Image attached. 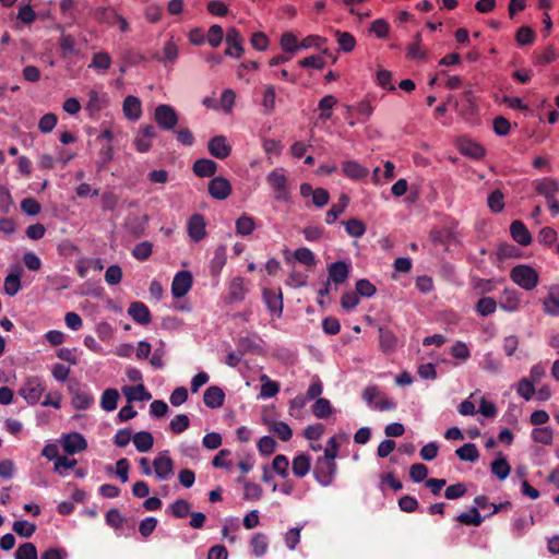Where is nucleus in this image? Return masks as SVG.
<instances>
[{
    "label": "nucleus",
    "instance_id": "nucleus-42",
    "mask_svg": "<svg viewBox=\"0 0 559 559\" xmlns=\"http://www.w3.org/2000/svg\"><path fill=\"white\" fill-rule=\"evenodd\" d=\"M179 56V48L174 40H168L163 47V61L166 66L174 64Z\"/></svg>",
    "mask_w": 559,
    "mask_h": 559
},
{
    "label": "nucleus",
    "instance_id": "nucleus-10",
    "mask_svg": "<svg viewBox=\"0 0 559 559\" xmlns=\"http://www.w3.org/2000/svg\"><path fill=\"white\" fill-rule=\"evenodd\" d=\"M262 295L267 309L280 317L283 312V295L281 288L277 290L264 288Z\"/></svg>",
    "mask_w": 559,
    "mask_h": 559
},
{
    "label": "nucleus",
    "instance_id": "nucleus-25",
    "mask_svg": "<svg viewBox=\"0 0 559 559\" xmlns=\"http://www.w3.org/2000/svg\"><path fill=\"white\" fill-rule=\"evenodd\" d=\"M217 164L209 158H200L193 164L195 176L204 178L212 177L216 173Z\"/></svg>",
    "mask_w": 559,
    "mask_h": 559
},
{
    "label": "nucleus",
    "instance_id": "nucleus-30",
    "mask_svg": "<svg viewBox=\"0 0 559 559\" xmlns=\"http://www.w3.org/2000/svg\"><path fill=\"white\" fill-rule=\"evenodd\" d=\"M379 343L380 348L384 353H391L395 349L397 344V338L395 334L385 328L379 329Z\"/></svg>",
    "mask_w": 559,
    "mask_h": 559
},
{
    "label": "nucleus",
    "instance_id": "nucleus-26",
    "mask_svg": "<svg viewBox=\"0 0 559 559\" xmlns=\"http://www.w3.org/2000/svg\"><path fill=\"white\" fill-rule=\"evenodd\" d=\"M122 392L129 403L133 401H148L152 399L151 393L146 391L143 384L134 386L126 385L122 388Z\"/></svg>",
    "mask_w": 559,
    "mask_h": 559
},
{
    "label": "nucleus",
    "instance_id": "nucleus-37",
    "mask_svg": "<svg viewBox=\"0 0 559 559\" xmlns=\"http://www.w3.org/2000/svg\"><path fill=\"white\" fill-rule=\"evenodd\" d=\"M247 288L245 287V280L240 276H237L231 280L229 285V296L234 301L242 300L247 294Z\"/></svg>",
    "mask_w": 559,
    "mask_h": 559
},
{
    "label": "nucleus",
    "instance_id": "nucleus-57",
    "mask_svg": "<svg viewBox=\"0 0 559 559\" xmlns=\"http://www.w3.org/2000/svg\"><path fill=\"white\" fill-rule=\"evenodd\" d=\"M231 454L230 450L223 449L221 450L212 460V465L216 468H226L230 471L233 468V462L228 460V456Z\"/></svg>",
    "mask_w": 559,
    "mask_h": 559
},
{
    "label": "nucleus",
    "instance_id": "nucleus-17",
    "mask_svg": "<svg viewBox=\"0 0 559 559\" xmlns=\"http://www.w3.org/2000/svg\"><path fill=\"white\" fill-rule=\"evenodd\" d=\"M128 313L139 324L145 325L151 322V312L141 301H134L129 306Z\"/></svg>",
    "mask_w": 559,
    "mask_h": 559
},
{
    "label": "nucleus",
    "instance_id": "nucleus-54",
    "mask_svg": "<svg viewBox=\"0 0 559 559\" xmlns=\"http://www.w3.org/2000/svg\"><path fill=\"white\" fill-rule=\"evenodd\" d=\"M15 559H38L36 546L33 543H24L15 551Z\"/></svg>",
    "mask_w": 559,
    "mask_h": 559
},
{
    "label": "nucleus",
    "instance_id": "nucleus-63",
    "mask_svg": "<svg viewBox=\"0 0 559 559\" xmlns=\"http://www.w3.org/2000/svg\"><path fill=\"white\" fill-rule=\"evenodd\" d=\"M57 121V116L52 112H48L40 118L38 129L43 133H49L55 129Z\"/></svg>",
    "mask_w": 559,
    "mask_h": 559
},
{
    "label": "nucleus",
    "instance_id": "nucleus-38",
    "mask_svg": "<svg viewBox=\"0 0 559 559\" xmlns=\"http://www.w3.org/2000/svg\"><path fill=\"white\" fill-rule=\"evenodd\" d=\"M267 537L263 533H257L252 536L250 540V546L252 548V554L255 557L263 556L267 550Z\"/></svg>",
    "mask_w": 559,
    "mask_h": 559
},
{
    "label": "nucleus",
    "instance_id": "nucleus-3",
    "mask_svg": "<svg viewBox=\"0 0 559 559\" xmlns=\"http://www.w3.org/2000/svg\"><path fill=\"white\" fill-rule=\"evenodd\" d=\"M266 181L273 189L275 200L283 202H287L289 200L290 193L288 178L286 177L284 169L272 170L267 175Z\"/></svg>",
    "mask_w": 559,
    "mask_h": 559
},
{
    "label": "nucleus",
    "instance_id": "nucleus-23",
    "mask_svg": "<svg viewBox=\"0 0 559 559\" xmlns=\"http://www.w3.org/2000/svg\"><path fill=\"white\" fill-rule=\"evenodd\" d=\"M70 391L72 393V405L75 409H87L94 403V396L90 392L79 388L75 390L71 389Z\"/></svg>",
    "mask_w": 559,
    "mask_h": 559
},
{
    "label": "nucleus",
    "instance_id": "nucleus-48",
    "mask_svg": "<svg viewBox=\"0 0 559 559\" xmlns=\"http://www.w3.org/2000/svg\"><path fill=\"white\" fill-rule=\"evenodd\" d=\"M532 439L537 443L549 445L552 442V429L550 427L534 428Z\"/></svg>",
    "mask_w": 559,
    "mask_h": 559
},
{
    "label": "nucleus",
    "instance_id": "nucleus-40",
    "mask_svg": "<svg viewBox=\"0 0 559 559\" xmlns=\"http://www.w3.org/2000/svg\"><path fill=\"white\" fill-rule=\"evenodd\" d=\"M460 150L464 155L473 158H481L485 155V148L471 140L463 141L460 145Z\"/></svg>",
    "mask_w": 559,
    "mask_h": 559
},
{
    "label": "nucleus",
    "instance_id": "nucleus-12",
    "mask_svg": "<svg viewBox=\"0 0 559 559\" xmlns=\"http://www.w3.org/2000/svg\"><path fill=\"white\" fill-rule=\"evenodd\" d=\"M188 235L194 241H200L205 237V221L201 214H193L187 225Z\"/></svg>",
    "mask_w": 559,
    "mask_h": 559
},
{
    "label": "nucleus",
    "instance_id": "nucleus-50",
    "mask_svg": "<svg viewBox=\"0 0 559 559\" xmlns=\"http://www.w3.org/2000/svg\"><path fill=\"white\" fill-rule=\"evenodd\" d=\"M288 467L289 462L286 455L284 454H277L272 462V468L275 473H277L281 477L287 478L288 477Z\"/></svg>",
    "mask_w": 559,
    "mask_h": 559
},
{
    "label": "nucleus",
    "instance_id": "nucleus-32",
    "mask_svg": "<svg viewBox=\"0 0 559 559\" xmlns=\"http://www.w3.org/2000/svg\"><path fill=\"white\" fill-rule=\"evenodd\" d=\"M257 228V224L254 222V218L252 216H249L248 214H242L237 221H236V233L240 236H249L253 233V230Z\"/></svg>",
    "mask_w": 559,
    "mask_h": 559
},
{
    "label": "nucleus",
    "instance_id": "nucleus-27",
    "mask_svg": "<svg viewBox=\"0 0 559 559\" xmlns=\"http://www.w3.org/2000/svg\"><path fill=\"white\" fill-rule=\"evenodd\" d=\"M276 91L274 85H266L262 93L261 107L263 115H271L275 109Z\"/></svg>",
    "mask_w": 559,
    "mask_h": 559
},
{
    "label": "nucleus",
    "instance_id": "nucleus-34",
    "mask_svg": "<svg viewBox=\"0 0 559 559\" xmlns=\"http://www.w3.org/2000/svg\"><path fill=\"white\" fill-rule=\"evenodd\" d=\"M511 472V466L504 456H499L491 463V473L500 480L506 479Z\"/></svg>",
    "mask_w": 559,
    "mask_h": 559
},
{
    "label": "nucleus",
    "instance_id": "nucleus-36",
    "mask_svg": "<svg viewBox=\"0 0 559 559\" xmlns=\"http://www.w3.org/2000/svg\"><path fill=\"white\" fill-rule=\"evenodd\" d=\"M21 289V269H17V272H11L4 278V292L9 296H15Z\"/></svg>",
    "mask_w": 559,
    "mask_h": 559
},
{
    "label": "nucleus",
    "instance_id": "nucleus-60",
    "mask_svg": "<svg viewBox=\"0 0 559 559\" xmlns=\"http://www.w3.org/2000/svg\"><path fill=\"white\" fill-rule=\"evenodd\" d=\"M224 38V31L221 25L214 24L209 28L206 40L213 47L216 48L221 45Z\"/></svg>",
    "mask_w": 559,
    "mask_h": 559
},
{
    "label": "nucleus",
    "instance_id": "nucleus-19",
    "mask_svg": "<svg viewBox=\"0 0 559 559\" xmlns=\"http://www.w3.org/2000/svg\"><path fill=\"white\" fill-rule=\"evenodd\" d=\"M349 267L343 261H337L329 266V281L336 285L343 284L348 278Z\"/></svg>",
    "mask_w": 559,
    "mask_h": 559
},
{
    "label": "nucleus",
    "instance_id": "nucleus-51",
    "mask_svg": "<svg viewBox=\"0 0 559 559\" xmlns=\"http://www.w3.org/2000/svg\"><path fill=\"white\" fill-rule=\"evenodd\" d=\"M497 309V302L491 297H483L478 300L476 305V311L483 316L487 317L491 313H493Z\"/></svg>",
    "mask_w": 559,
    "mask_h": 559
},
{
    "label": "nucleus",
    "instance_id": "nucleus-45",
    "mask_svg": "<svg viewBox=\"0 0 559 559\" xmlns=\"http://www.w3.org/2000/svg\"><path fill=\"white\" fill-rule=\"evenodd\" d=\"M456 521L464 525L479 526L483 523V518L477 508H472L469 512L457 515Z\"/></svg>",
    "mask_w": 559,
    "mask_h": 559
},
{
    "label": "nucleus",
    "instance_id": "nucleus-43",
    "mask_svg": "<svg viewBox=\"0 0 559 559\" xmlns=\"http://www.w3.org/2000/svg\"><path fill=\"white\" fill-rule=\"evenodd\" d=\"M337 99L333 95H325L321 100L319 102V109L321 110V114L319 116L320 119L328 120L332 117V109L336 105Z\"/></svg>",
    "mask_w": 559,
    "mask_h": 559
},
{
    "label": "nucleus",
    "instance_id": "nucleus-15",
    "mask_svg": "<svg viewBox=\"0 0 559 559\" xmlns=\"http://www.w3.org/2000/svg\"><path fill=\"white\" fill-rule=\"evenodd\" d=\"M122 110L126 118H128L129 120H139L142 115L141 100L132 95L127 96L123 100Z\"/></svg>",
    "mask_w": 559,
    "mask_h": 559
},
{
    "label": "nucleus",
    "instance_id": "nucleus-28",
    "mask_svg": "<svg viewBox=\"0 0 559 559\" xmlns=\"http://www.w3.org/2000/svg\"><path fill=\"white\" fill-rule=\"evenodd\" d=\"M349 201L350 199L347 194H341L338 202L333 204L325 215L326 224H333L338 218V216L344 213L345 209L349 204Z\"/></svg>",
    "mask_w": 559,
    "mask_h": 559
},
{
    "label": "nucleus",
    "instance_id": "nucleus-47",
    "mask_svg": "<svg viewBox=\"0 0 559 559\" xmlns=\"http://www.w3.org/2000/svg\"><path fill=\"white\" fill-rule=\"evenodd\" d=\"M261 391L260 395L264 399L275 396L280 391V385L277 382L270 380L266 374L261 376Z\"/></svg>",
    "mask_w": 559,
    "mask_h": 559
},
{
    "label": "nucleus",
    "instance_id": "nucleus-9",
    "mask_svg": "<svg viewBox=\"0 0 559 559\" xmlns=\"http://www.w3.org/2000/svg\"><path fill=\"white\" fill-rule=\"evenodd\" d=\"M209 193L217 200H225L231 193V185L224 177H215L209 183Z\"/></svg>",
    "mask_w": 559,
    "mask_h": 559
},
{
    "label": "nucleus",
    "instance_id": "nucleus-7",
    "mask_svg": "<svg viewBox=\"0 0 559 559\" xmlns=\"http://www.w3.org/2000/svg\"><path fill=\"white\" fill-rule=\"evenodd\" d=\"M154 472L157 478L168 479L174 473V462L168 451L160 452L153 461Z\"/></svg>",
    "mask_w": 559,
    "mask_h": 559
},
{
    "label": "nucleus",
    "instance_id": "nucleus-29",
    "mask_svg": "<svg viewBox=\"0 0 559 559\" xmlns=\"http://www.w3.org/2000/svg\"><path fill=\"white\" fill-rule=\"evenodd\" d=\"M544 311L550 316H559V286L549 289L548 297L543 302Z\"/></svg>",
    "mask_w": 559,
    "mask_h": 559
},
{
    "label": "nucleus",
    "instance_id": "nucleus-58",
    "mask_svg": "<svg viewBox=\"0 0 559 559\" xmlns=\"http://www.w3.org/2000/svg\"><path fill=\"white\" fill-rule=\"evenodd\" d=\"M190 426V419L185 414L176 415L169 423V428L174 433H181Z\"/></svg>",
    "mask_w": 559,
    "mask_h": 559
},
{
    "label": "nucleus",
    "instance_id": "nucleus-22",
    "mask_svg": "<svg viewBox=\"0 0 559 559\" xmlns=\"http://www.w3.org/2000/svg\"><path fill=\"white\" fill-rule=\"evenodd\" d=\"M521 305L520 294L515 289H504L499 306L501 309L513 312L519 310Z\"/></svg>",
    "mask_w": 559,
    "mask_h": 559
},
{
    "label": "nucleus",
    "instance_id": "nucleus-20",
    "mask_svg": "<svg viewBox=\"0 0 559 559\" xmlns=\"http://www.w3.org/2000/svg\"><path fill=\"white\" fill-rule=\"evenodd\" d=\"M342 173L353 179L361 180L369 174L368 169L355 160H346L342 163Z\"/></svg>",
    "mask_w": 559,
    "mask_h": 559
},
{
    "label": "nucleus",
    "instance_id": "nucleus-31",
    "mask_svg": "<svg viewBox=\"0 0 559 559\" xmlns=\"http://www.w3.org/2000/svg\"><path fill=\"white\" fill-rule=\"evenodd\" d=\"M227 260V252H226V246H218L215 251L214 255L211 260L210 269L211 273L213 275H218L226 264Z\"/></svg>",
    "mask_w": 559,
    "mask_h": 559
},
{
    "label": "nucleus",
    "instance_id": "nucleus-24",
    "mask_svg": "<svg viewBox=\"0 0 559 559\" xmlns=\"http://www.w3.org/2000/svg\"><path fill=\"white\" fill-rule=\"evenodd\" d=\"M311 467V459L310 455L307 453H300L296 455L292 463V471L293 474L298 477L302 478L305 477Z\"/></svg>",
    "mask_w": 559,
    "mask_h": 559
},
{
    "label": "nucleus",
    "instance_id": "nucleus-4",
    "mask_svg": "<svg viewBox=\"0 0 559 559\" xmlns=\"http://www.w3.org/2000/svg\"><path fill=\"white\" fill-rule=\"evenodd\" d=\"M336 469L337 465L331 459L318 457L313 467V476L320 485L326 487L333 484Z\"/></svg>",
    "mask_w": 559,
    "mask_h": 559
},
{
    "label": "nucleus",
    "instance_id": "nucleus-41",
    "mask_svg": "<svg viewBox=\"0 0 559 559\" xmlns=\"http://www.w3.org/2000/svg\"><path fill=\"white\" fill-rule=\"evenodd\" d=\"M462 461L475 462L479 457V452L474 443H465L455 451Z\"/></svg>",
    "mask_w": 559,
    "mask_h": 559
},
{
    "label": "nucleus",
    "instance_id": "nucleus-35",
    "mask_svg": "<svg viewBox=\"0 0 559 559\" xmlns=\"http://www.w3.org/2000/svg\"><path fill=\"white\" fill-rule=\"evenodd\" d=\"M119 392L116 389H106L103 392L100 406L106 412H112L117 408Z\"/></svg>",
    "mask_w": 559,
    "mask_h": 559
},
{
    "label": "nucleus",
    "instance_id": "nucleus-44",
    "mask_svg": "<svg viewBox=\"0 0 559 559\" xmlns=\"http://www.w3.org/2000/svg\"><path fill=\"white\" fill-rule=\"evenodd\" d=\"M111 66V57L105 51L96 52L93 56L90 68H94L97 71H107Z\"/></svg>",
    "mask_w": 559,
    "mask_h": 559
},
{
    "label": "nucleus",
    "instance_id": "nucleus-64",
    "mask_svg": "<svg viewBox=\"0 0 559 559\" xmlns=\"http://www.w3.org/2000/svg\"><path fill=\"white\" fill-rule=\"evenodd\" d=\"M262 487L255 483H243V496L247 500H259L262 497Z\"/></svg>",
    "mask_w": 559,
    "mask_h": 559
},
{
    "label": "nucleus",
    "instance_id": "nucleus-18",
    "mask_svg": "<svg viewBox=\"0 0 559 559\" xmlns=\"http://www.w3.org/2000/svg\"><path fill=\"white\" fill-rule=\"evenodd\" d=\"M203 401L207 407L218 408L225 402V393L219 386L212 385L205 390Z\"/></svg>",
    "mask_w": 559,
    "mask_h": 559
},
{
    "label": "nucleus",
    "instance_id": "nucleus-52",
    "mask_svg": "<svg viewBox=\"0 0 559 559\" xmlns=\"http://www.w3.org/2000/svg\"><path fill=\"white\" fill-rule=\"evenodd\" d=\"M270 429L282 441H288L293 437V431L290 427L284 421H273L270 426Z\"/></svg>",
    "mask_w": 559,
    "mask_h": 559
},
{
    "label": "nucleus",
    "instance_id": "nucleus-61",
    "mask_svg": "<svg viewBox=\"0 0 559 559\" xmlns=\"http://www.w3.org/2000/svg\"><path fill=\"white\" fill-rule=\"evenodd\" d=\"M190 509V503L185 499L176 500L170 507L173 515L177 519H183L189 515Z\"/></svg>",
    "mask_w": 559,
    "mask_h": 559
},
{
    "label": "nucleus",
    "instance_id": "nucleus-53",
    "mask_svg": "<svg viewBox=\"0 0 559 559\" xmlns=\"http://www.w3.org/2000/svg\"><path fill=\"white\" fill-rule=\"evenodd\" d=\"M533 381H531L528 378H522L518 382L516 392L520 396H522L524 400L530 401L533 395L535 394V388H534Z\"/></svg>",
    "mask_w": 559,
    "mask_h": 559
},
{
    "label": "nucleus",
    "instance_id": "nucleus-1",
    "mask_svg": "<svg viewBox=\"0 0 559 559\" xmlns=\"http://www.w3.org/2000/svg\"><path fill=\"white\" fill-rule=\"evenodd\" d=\"M511 280L518 284L520 287L532 290L538 284V273L528 265L521 264L514 266L510 272Z\"/></svg>",
    "mask_w": 559,
    "mask_h": 559
},
{
    "label": "nucleus",
    "instance_id": "nucleus-46",
    "mask_svg": "<svg viewBox=\"0 0 559 559\" xmlns=\"http://www.w3.org/2000/svg\"><path fill=\"white\" fill-rule=\"evenodd\" d=\"M346 233L350 237L360 238L366 233V225L358 218H350L344 223Z\"/></svg>",
    "mask_w": 559,
    "mask_h": 559
},
{
    "label": "nucleus",
    "instance_id": "nucleus-14",
    "mask_svg": "<svg viewBox=\"0 0 559 559\" xmlns=\"http://www.w3.org/2000/svg\"><path fill=\"white\" fill-rule=\"evenodd\" d=\"M536 193L545 197L546 201L559 191V183L552 178H543L533 182Z\"/></svg>",
    "mask_w": 559,
    "mask_h": 559
},
{
    "label": "nucleus",
    "instance_id": "nucleus-39",
    "mask_svg": "<svg viewBox=\"0 0 559 559\" xmlns=\"http://www.w3.org/2000/svg\"><path fill=\"white\" fill-rule=\"evenodd\" d=\"M334 35L341 50L350 52L355 48L356 39L350 33L336 29Z\"/></svg>",
    "mask_w": 559,
    "mask_h": 559
},
{
    "label": "nucleus",
    "instance_id": "nucleus-59",
    "mask_svg": "<svg viewBox=\"0 0 559 559\" xmlns=\"http://www.w3.org/2000/svg\"><path fill=\"white\" fill-rule=\"evenodd\" d=\"M536 38L535 32L528 26H521L515 34V39L519 45H531Z\"/></svg>",
    "mask_w": 559,
    "mask_h": 559
},
{
    "label": "nucleus",
    "instance_id": "nucleus-2",
    "mask_svg": "<svg viewBox=\"0 0 559 559\" xmlns=\"http://www.w3.org/2000/svg\"><path fill=\"white\" fill-rule=\"evenodd\" d=\"M46 391V384L45 382L36 376L28 377L23 385L19 390V394L25 399V401L31 404L35 405L39 402L40 397L43 396L44 392Z\"/></svg>",
    "mask_w": 559,
    "mask_h": 559
},
{
    "label": "nucleus",
    "instance_id": "nucleus-62",
    "mask_svg": "<svg viewBox=\"0 0 559 559\" xmlns=\"http://www.w3.org/2000/svg\"><path fill=\"white\" fill-rule=\"evenodd\" d=\"M59 46L62 50L63 57L75 55L78 52L75 48V39L72 35H62L59 40Z\"/></svg>",
    "mask_w": 559,
    "mask_h": 559
},
{
    "label": "nucleus",
    "instance_id": "nucleus-49",
    "mask_svg": "<svg viewBox=\"0 0 559 559\" xmlns=\"http://www.w3.org/2000/svg\"><path fill=\"white\" fill-rule=\"evenodd\" d=\"M153 252V245L150 241H142L132 250V255L139 261H146Z\"/></svg>",
    "mask_w": 559,
    "mask_h": 559
},
{
    "label": "nucleus",
    "instance_id": "nucleus-56",
    "mask_svg": "<svg viewBox=\"0 0 559 559\" xmlns=\"http://www.w3.org/2000/svg\"><path fill=\"white\" fill-rule=\"evenodd\" d=\"M13 531L21 537L29 538L36 531V525L27 521H15Z\"/></svg>",
    "mask_w": 559,
    "mask_h": 559
},
{
    "label": "nucleus",
    "instance_id": "nucleus-16",
    "mask_svg": "<svg viewBox=\"0 0 559 559\" xmlns=\"http://www.w3.org/2000/svg\"><path fill=\"white\" fill-rule=\"evenodd\" d=\"M108 105V96L106 93H99L95 90L90 91L88 102L85 109L91 116L103 110Z\"/></svg>",
    "mask_w": 559,
    "mask_h": 559
},
{
    "label": "nucleus",
    "instance_id": "nucleus-11",
    "mask_svg": "<svg viewBox=\"0 0 559 559\" xmlns=\"http://www.w3.org/2000/svg\"><path fill=\"white\" fill-rule=\"evenodd\" d=\"M207 147L210 154L218 159L228 157L231 152V147L227 144V140L224 135H216L212 138Z\"/></svg>",
    "mask_w": 559,
    "mask_h": 559
},
{
    "label": "nucleus",
    "instance_id": "nucleus-55",
    "mask_svg": "<svg viewBox=\"0 0 559 559\" xmlns=\"http://www.w3.org/2000/svg\"><path fill=\"white\" fill-rule=\"evenodd\" d=\"M312 412L318 418H328L332 412L330 401L326 399H318L312 406Z\"/></svg>",
    "mask_w": 559,
    "mask_h": 559
},
{
    "label": "nucleus",
    "instance_id": "nucleus-8",
    "mask_svg": "<svg viewBox=\"0 0 559 559\" xmlns=\"http://www.w3.org/2000/svg\"><path fill=\"white\" fill-rule=\"evenodd\" d=\"M192 286V276L188 271L178 272L171 284V294L175 298L183 297Z\"/></svg>",
    "mask_w": 559,
    "mask_h": 559
},
{
    "label": "nucleus",
    "instance_id": "nucleus-5",
    "mask_svg": "<svg viewBox=\"0 0 559 559\" xmlns=\"http://www.w3.org/2000/svg\"><path fill=\"white\" fill-rule=\"evenodd\" d=\"M154 120L160 129L169 131L177 126L179 117L170 105L160 104L154 110Z\"/></svg>",
    "mask_w": 559,
    "mask_h": 559
},
{
    "label": "nucleus",
    "instance_id": "nucleus-6",
    "mask_svg": "<svg viewBox=\"0 0 559 559\" xmlns=\"http://www.w3.org/2000/svg\"><path fill=\"white\" fill-rule=\"evenodd\" d=\"M226 44L228 47L225 49L224 55L228 57L240 58L245 51L243 39L240 32L230 27L226 34Z\"/></svg>",
    "mask_w": 559,
    "mask_h": 559
},
{
    "label": "nucleus",
    "instance_id": "nucleus-13",
    "mask_svg": "<svg viewBox=\"0 0 559 559\" xmlns=\"http://www.w3.org/2000/svg\"><path fill=\"white\" fill-rule=\"evenodd\" d=\"M63 450L68 454H75L87 448V442L81 433L72 432L64 437Z\"/></svg>",
    "mask_w": 559,
    "mask_h": 559
},
{
    "label": "nucleus",
    "instance_id": "nucleus-33",
    "mask_svg": "<svg viewBox=\"0 0 559 559\" xmlns=\"http://www.w3.org/2000/svg\"><path fill=\"white\" fill-rule=\"evenodd\" d=\"M133 443L138 451L140 452H147L152 449L154 444V438L152 433L147 431H140L136 432L133 438Z\"/></svg>",
    "mask_w": 559,
    "mask_h": 559
},
{
    "label": "nucleus",
    "instance_id": "nucleus-21",
    "mask_svg": "<svg viewBox=\"0 0 559 559\" xmlns=\"http://www.w3.org/2000/svg\"><path fill=\"white\" fill-rule=\"evenodd\" d=\"M510 233L513 240L521 246H528L532 242V236L527 227L521 221H513L511 223Z\"/></svg>",
    "mask_w": 559,
    "mask_h": 559
}]
</instances>
